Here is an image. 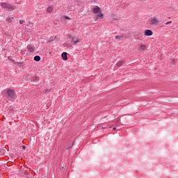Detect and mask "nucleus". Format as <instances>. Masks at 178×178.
<instances>
[{"mask_svg": "<svg viewBox=\"0 0 178 178\" xmlns=\"http://www.w3.org/2000/svg\"><path fill=\"white\" fill-rule=\"evenodd\" d=\"M1 8L3 9H8V10H14L15 6H12L10 3L3 2L1 4Z\"/></svg>", "mask_w": 178, "mask_h": 178, "instance_id": "f257e3e1", "label": "nucleus"}, {"mask_svg": "<svg viewBox=\"0 0 178 178\" xmlns=\"http://www.w3.org/2000/svg\"><path fill=\"white\" fill-rule=\"evenodd\" d=\"M6 92H7V95L8 97V98H15V97L16 96V92H15V90H12V89H6Z\"/></svg>", "mask_w": 178, "mask_h": 178, "instance_id": "f03ea898", "label": "nucleus"}, {"mask_svg": "<svg viewBox=\"0 0 178 178\" xmlns=\"http://www.w3.org/2000/svg\"><path fill=\"white\" fill-rule=\"evenodd\" d=\"M92 13L94 15H96L97 13H99L101 12V8H99L98 6H95L92 8Z\"/></svg>", "mask_w": 178, "mask_h": 178, "instance_id": "7ed1b4c3", "label": "nucleus"}, {"mask_svg": "<svg viewBox=\"0 0 178 178\" xmlns=\"http://www.w3.org/2000/svg\"><path fill=\"white\" fill-rule=\"evenodd\" d=\"M26 49L29 50V52H34V51H35V47H34V44H28Z\"/></svg>", "mask_w": 178, "mask_h": 178, "instance_id": "20e7f679", "label": "nucleus"}, {"mask_svg": "<svg viewBox=\"0 0 178 178\" xmlns=\"http://www.w3.org/2000/svg\"><path fill=\"white\" fill-rule=\"evenodd\" d=\"M159 23V21L156 18H154L150 21L151 26H156Z\"/></svg>", "mask_w": 178, "mask_h": 178, "instance_id": "39448f33", "label": "nucleus"}, {"mask_svg": "<svg viewBox=\"0 0 178 178\" xmlns=\"http://www.w3.org/2000/svg\"><path fill=\"white\" fill-rule=\"evenodd\" d=\"M72 41L74 43V45H76V44H79V42H80V40L79 39V38H76L74 37H72Z\"/></svg>", "mask_w": 178, "mask_h": 178, "instance_id": "423d86ee", "label": "nucleus"}, {"mask_svg": "<svg viewBox=\"0 0 178 178\" xmlns=\"http://www.w3.org/2000/svg\"><path fill=\"white\" fill-rule=\"evenodd\" d=\"M152 34H153L152 31L149 29H147L145 31V35H146L147 37L152 35Z\"/></svg>", "mask_w": 178, "mask_h": 178, "instance_id": "0eeeda50", "label": "nucleus"}, {"mask_svg": "<svg viewBox=\"0 0 178 178\" xmlns=\"http://www.w3.org/2000/svg\"><path fill=\"white\" fill-rule=\"evenodd\" d=\"M62 58L63 60H67V53L64 52L62 54Z\"/></svg>", "mask_w": 178, "mask_h": 178, "instance_id": "6e6552de", "label": "nucleus"}, {"mask_svg": "<svg viewBox=\"0 0 178 178\" xmlns=\"http://www.w3.org/2000/svg\"><path fill=\"white\" fill-rule=\"evenodd\" d=\"M53 10H54V7L52 6H49L47 9V13H52Z\"/></svg>", "mask_w": 178, "mask_h": 178, "instance_id": "1a4fd4ad", "label": "nucleus"}, {"mask_svg": "<svg viewBox=\"0 0 178 178\" xmlns=\"http://www.w3.org/2000/svg\"><path fill=\"white\" fill-rule=\"evenodd\" d=\"M33 60H35V62H40L41 60V57L40 56H35Z\"/></svg>", "mask_w": 178, "mask_h": 178, "instance_id": "9d476101", "label": "nucleus"}, {"mask_svg": "<svg viewBox=\"0 0 178 178\" xmlns=\"http://www.w3.org/2000/svg\"><path fill=\"white\" fill-rule=\"evenodd\" d=\"M99 17H104V14L102 13H99L97 15V19H98Z\"/></svg>", "mask_w": 178, "mask_h": 178, "instance_id": "9b49d317", "label": "nucleus"}, {"mask_svg": "<svg viewBox=\"0 0 178 178\" xmlns=\"http://www.w3.org/2000/svg\"><path fill=\"white\" fill-rule=\"evenodd\" d=\"M145 48H146V47H145V44L140 45V49H141V51H145Z\"/></svg>", "mask_w": 178, "mask_h": 178, "instance_id": "f8f14e48", "label": "nucleus"}, {"mask_svg": "<svg viewBox=\"0 0 178 178\" xmlns=\"http://www.w3.org/2000/svg\"><path fill=\"white\" fill-rule=\"evenodd\" d=\"M122 38H123V36H119V35L115 36V40H119V41H120Z\"/></svg>", "mask_w": 178, "mask_h": 178, "instance_id": "ddd939ff", "label": "nucleus"}, {"mask_svg": "<svg viewBox=\"0 0 178 178\" xmlns=\"http://www.w3.org/2000/svg\"><path fill=\"white\" fill-rule=\"evenodd\" d=\"M122 65H123V61H119V62L117 63V65H118V66H122Z\"/></svg>", "mask_w": 178, "mask_h": 178, "instance_id": "4468645a", "label": "nucleus"}, {"mask_svg": "<svg viewBox=\"0 0 178 178\" xmlns=\"http://www.w3.org/2000/svg\"><path fill=\"white\" fill-rule=\"evenodd\" d=\"M24 23V20H23V19L19 20V24H23Z\"/></svg>", "mask_w": 178, "mask_h": 178, "instance_id": "2eb2a0df", "label": "nucleus"}, {"mask_svg": "<svg viewBox=\"0 0 178 178\" xmlns=\"http://www.w3.org/2000/svg\"><path fill=\"white\" fill-rule=\"evenodd\" d=\"M171 23H172V21H170V22H165V24L168 25V24H170Z\"/></svg>", "mask_w": 178, "mask_h": 178, "instance_id": "dca6fc26", "label": "nucleus"}, {"mask_svg": "<svg viewBox=\"0 0 178 178\" xmlns=\"http://www.w3.org/2000/svg\"><path fill=\"white\" fill-rule=\"evenodd\" d=\"M65 19H67V20H70V17H69L67 16H65Z\"/></svg>", "mask_w": 178, "mask_h": 178, "instance_id": "f3484780", "label": "nucleus"}, {"mask_svg": "<svg viewBox=\"0 0 178 178\" xmlns=\"http://www.w3.org/2000/svg\"><path fill=\"white\" fill-rule=\"evenodd\" d=\"M114 20H119V18H115L114 19Z\"/></svg>", "mask_w": 178, "mask_h": 178, "instance_id": "a211bd4d", "label": "nucleus"}, {"mask_svg": "<svg viewBox=\"0 0 178 178\" xmlns=\"http://www.w3.org/2000/svg\"><path fill=\"white\" fill-rule=\"evenodd\" d=\"M23 149H26V147L25 146H23Z\"/></svg>", "mask_w": 178, "mask_h": 178, "instance_id": "6ab92c4d", "label": "nucleus"}, {"mask_svg": "<svg viewBox=\"0 0 178 178\" xmlns=\"http://www.w3.org/2000/svg\"><path fill=\"white\" fill-rule=\"evenodd\" d=\"M70 148H72V147H67V149H70Z\"/></svg>", "mask_w": 178, "mask_h": 178, "instance_id": "aec40b11", "label": "nucleus"}, {"mask_svg": "<svg viewBox=\"0 0 178 178\" xmlns=\"http://www.w3.org/2000/svg\"><path fill=\"white\" fill-rule=\"evenodd\" d=\"M113 130H116V128H113Z\"/></svg>", "mask_w": 178, "mask_h": 178, "instance_id": "412c9836", "label": "nucleus"}]
</instances>
